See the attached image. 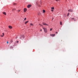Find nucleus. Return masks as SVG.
I'll use <instances>...</instances> for the list:
<instances>
[{
	"instance_id": "obj_14",
	"label": "nucleus",
	"mask_w": 78,
	"mask_h": 78,
	"mask_svg": "<svg viewBox=\"0 0 78 78\" xmlns=\"http://www.w3.org/2000/svg\"><path fill=\"white\" fill-rule=\"evenodd\" d=\"M30 25H31V26H33V25H33V24L32 23H30Z\"/></svg>"
},
{
	"instance_id": "obj_8",
	"label": "nucleus",
	"mask_w": 78,
	"mask_h": 78,
	"mask_svg": "<svg viewBox=\"0 0 78 78\" xmlns=\"http://www.w3.org/2000/svg\"><path fill=\"white\" fill-rule=\"evenodd\" d=\"M9 28H10V29H12V26H9Z\"/></svg>"
},
{
	"instance_id": "obj_17",
	"label": "nucleus",
	"mask_w": 78,
	"mask_h": 78,
	"mask_svg": "<svg viewBox=\"0 0 78 78\" xmlns=\"http://www.w3.org/2000/svg\"><path fill=\"white\" fill-rule=\"evenodd\" d=\"M39 25H40V26H41V27H43V25L41 24H39Z\"/></svg>"
},
{
	"instance_id": "obj_3",
	"label": "nucleus",
	"mask_w": 78,
	"mask_h": 78,
	"mask_svg": "<svg viewBox=\"0 0 78 78\" xmlns=\"http://www.w3.org/2000/svg\"><path fill=\"white\" fill-rule=\"evenodd\" d=\"M42 24L43 25H46V26H48V24L45 23H42Z\"/></svg>"
},
{
	"instance_id": "obj_27",
	"label": "nucleus",
	"mask_w": 78,
	"mask_h": 78,
	"mask_svg": "<svg viewBox=\"0 0 78 78\" xmlns=\"http://www.w3.org/2000/svg\"><path fill=\"white\" fill-rule=\"evenodd\" d=\"M56 34H58V32H56Z\"/></svg>"
},
{
	"instance_id": "obj_13",
	"label": "nucleus",
	"mask_w": 78,
	"mask_h": 78,
	"mask_svg": "<svg viewBox=\"0 0 78 78\" xmlns=\"http://www.w3.org/2000/svg\"><path fill=\"white\" fill-rule=\"evenodd\" d=\"M28 21H26L25 23V24H27V23H28Z\"/></svg>"
},
{
	"instance_id": "obj_10",
	"label": "nucleus",
	"mask_w": 78,
	"mask_h": 78,
	"mask_svg": "<svg viewBox=\"0 0 78 78\" xmlns=\"http://www.w3.org/2000/svg\"><path fill=\"white\" fill-rule=\"evenodd\" d=\"M2 34L3 35H1V37H3V36H4V35H5V34H4V33H3Z\"/></svg>"
},
{
	"instance_id": "obj_12",
	"label": "nucleus",
	"mask_w": 78,
	"mask_h": 78,
	"mask_svg": "<svg viewBox=\"0 0 78 78\" xmlns=\"http://www.w3.org/2000/svg\"><path fill=\"white\" fill-rule=\"evenodd\" d=\"M60 25H62V22H60Z\"/></svg>"
},
{
	"instance_id": "obj_7",
	"label": "nucleus",
	"mask_w": 78,
	"mask_h": 78,
	"mask_svg": "<svg viewBox=\"0 0 78 78\" xmlns=\"http://www.w3.org/2000/svg\"><path fill=\"white\" fill-rule=\"evenodd\" d=\"M50 36L52 37H54L55 36V34H51Z\"/></svg>"
},
{
	"instance_id": "obj_18",
	"label": "nucleus",
	"mask_w": 78,
	"mask_h": 78,
	"mask_svg": "<svg viewBox=\"0 0 78 78\" xmlns=\"http://www.w3.org/2000/svg\"><path fill=\"white\" fill-rule=\"evenodd\" d=\"M51 9H54V7H51Z\"/></svg>"
},
{
	"instance_id": "obj_26",
	"label": "nucleus",
	"mask_w": 78,
	"mask_h": 78,
	"mask_svg": "<svg viewBox=\"0 0 78 78\" xmlns=\"http://www.w3.org/2000/svg\"><path fill=\"white\" fill-rule=\"evenodd\" d=\"M51 11H52V12H53V10L51 9Z\"/></svg>"
},
{
	"instance_id": "obj_30",
	"label": "nucleus",
	"mask_w": 78,
	"mask_h": 78,
	"mask_svg": "<svg viewBox=\"0 0 78 78\" xmlns=\"http://www.w3.org/2000/svg\"><path fill=\"white\" fill-rule=\"evenodd\" d=\"M72 19H74V18H72Z\"/></svg>"
},
{
	"instance_id": "obj_23",
	"label": "nucleus",
	"mask_w": 78,
	"mask_h": 78,
	"mask_svg": "<svg viewBox=\"0 0 78 78\" xmlns=\"http://www.w3.org/2000/svg\"><path fill=\"white\" fill-rule=\"evenodd\" d=\"M26 19H27V18H25L24 19V20H26Z\"/></svg>"
},
{
	"instance_id": "obj_28",
	"label": "nucleus",
	"mask_w": 78,
	"mask_h": 78,
	"mask_svg": "<svg viewBox=\"0 0 78 78\" xmlns=\"http://www.w3.org/2000/svg\"><path fill=\"white\" fill-rule=\"evenodd\" d=\"M17 43H18L19 42V41H17Z\"/></svg>"
},
{
	"instance_id": "obj_6",
	"label": "nucleus",
	"mask_w": 78,
	"mask_h": 78,
	"mask_svg": "<svg viewBox=\"0 0 78 78\" xmlns=\"http://www.w3.org/2000/svg\"><path fill=\"white\" fill-rule=\"evenodd\" d=\"M27 11V9L26 8H24V12H25Z\"/></svg>"
},
{
	"instance_id": "obj_16",
	"label": "nucleus",
	"mask_w": 78,
	"mask_h": 78,
	"mask_svg": "<svg viewBox=\"0 0 78 78\" xmlns=\"http://www.w3.org/2000/svg\"><path fill=\"white\" fill-rule=\"evenodd\" d=\"M43 13H44V12H45V10H43Z\"/></svg>"
},
{
	"instance_id": "obj_21",
	"label": "nucleus",
	"mask_w": 78,
	"mask_h": 78,
	"mask_svg": "<svg viewBox=\"0 0 78 78\" xmlns=\"http://www.w3.org/2000/svg\"><path fill=\"white\" fill-rule=\"evenodd\" d=\"M56 2H58L59 1V0H55Z\"/></svg>"
},
{
	"instance_id": "obj_24",
	"label": "nucleus",
	"mask_w": 78,
	"mask_h": 78,
	"mask_svg": "<svg viewBox=\"0 0 78 78\" xmlns=\"http://www.w3.org/2000/svg\"><path fill=\"white\" fill-rule=\"evenodd\" d=\"M20 10H19L18 11V12H20Z\"/></svg>"
},
{
	"instance_id": "obj_20",
	"label": "nucleus",
	"mask_w": 78,
	"mask_h": 78,
	"mask_svg": "<svg viewBox=\"0 0 78 78\" xmlns=\"http://www.w3.org/2000/svg\"><path fill=\"white\" fill-rule=\"evenodd\" d=\"M69 12L68 13V14H67V16H69Z\"/></svg>"
},
{
	"instance_id": "obj_22",
	"label": "nucleus",
	"mask_w": 78,
	"mask_h": 78,
	"mask_svg": "<svg viewBox=\"0 0 78 78\" xmlns=\"http://www.w3.org/2000/svg\"><path fill=\"white\" fill-rule=\"evenodd\" d=\"M7 44H9V42L7 41Z\"/></svg>"
},
{
	"instance_id": "obj_15",
	"label": "nucleus",
	"mask_w": 78,
	"mask_h": 78,
	"mask_svg": "<svg viewBox=\"0 0 78 78\" xmlns=\"http://www.w3.org/2000/svg\"><path fill=\"white\" fill-rule=\"evenodd\" d=\"M15 10H16V9H12V11H15Z\"/></svg>"
},
{
	"instance_id": "obj_25",
	"label": "nucleus",
	"mask_w": 78,
	"mask_h": 78,
	"mask_svg": "<svg viewBox=\"0 0 78 78\" xmlns=\"http://www.w3.org/2000/svg\"><path fill=\"white\" fill-rule=\"evenodd\" d=\"M51 30H52V29L51 28L50 29V31H51Z\"/></svg>"
},
{
	"instance_id": "obj_19",
	"label": "nucleus",
	"mask_w": 78,
	"mask_h": 78,
	"mask_svg": "<svg viewBox=\"0 0 78 78\" xmlns=\"http://www.w3.org/2000/svg\"><path fill=\"white\" fill-rule=\"evenodd\" d=\"M16 3H13V5H16Z\"/></svg>"
},
{
	"instance_id": "obj_1",
	"label": "nucleus",
	"mask_w": 78,
	"mask_h": 78,
	"mask_svg": "<svg viewBox=\"0 0 78 78\" xmlns=\"http://www.w3.org/2000/svg\"><path fill=\"white\" fill-rule=\"evenodd\" d=\"M43 30H44V31L45 33H47V29H46V28L43 27Z\"/></svg>"
},
{
	"instance_id": "obj_2",
	"label": "nucleus",
	"mask_w": 78,
	"mask_h": 78,
	"mask_svg": "<svg viewBox=\"0 0 78 78\" xmlns=\"http://www.w3.org/2000/svg\"><path fill=\"white\" fill-rule=\"evenodd\" d=\"M22 38L24 39V35H21L20 37V39H22Z\"/></svg>"
},
{
	"instance_id": "obj_5",
	"label": "nucleus",
	"mask_w": 78,
	"mask_h": 78,
	"mask_svg": "<svg viewBox=\"0 0 78 78\" xmlns=\"http://www.w3.org/2000/svg\"><path fill=\"white\" fill-rule=\"evenodd\" d=\"M31 5H27V7L28 8H30V7H31Z\"/></svg>"
},
{
	"instance_id": "obj_29",
	"label": "nucleus",
	"mask_w": 78,
	"mask_h": 78,
	"mask_svg": "<svg viewBox=\"0 0 78 78\" xmlns=\"http://www.w3.org/2000/svg\"><path fill=\"white\" fill-rule=\"evenodd\" d=\"M10 48H12V47H11Z\"/></svg>"
},
{
	"instance_id": "obj_11",
	"label": "nucleus",
	"mask_w": 78,
	"mask_h": 78,
	"mask_svg": "<svg viewBox=\"0 0 78 78\" xmlns=\"http://www.w3.org/2000/svg\"><path fill=\"white\" fill-rule=\"evenodd\" d=\"M12 43V40H11L10 42V44H11Z\"/></svg>"
},
{
	"instance_id": "obj_9",
	"label": "nucleus",
	"mask_w": 78,
	"mask_h": 78,
	"mask_svg": "<svg viewBox=\"0 0 78 78\" xmlns=\"http://www.w3.org/2000/svg\"><path fill=\"white\" fill-rule=\"evenodd\" d=\"M3 14H4V15H5V16L6 15V12H3Z\"/></svg>"
},
{
	"instance_id": "obj_31",
	"label": "nucleus",
	"mask_w": 78,
	"mask_h": 78,
	"mask_svg": "<svg viewBox=\"0 0 78 78\" xmlns=\"http://www.w3.org/2000/svg\"><path fill=\"white\" fill-rule=\"evenodd\" d=\"M40 31H42V30H40Z\"/></svg>"
},
{
	"instance_id": "obj_4",
	"label": "nucleus",
	"mask_w": 78,
	"mask_h": 78,
	"mask_svg": "<svg viewBox=\"0 0 78 78\" xmlns=\"http://www.w3.org/2000/svg\"><path fill=\"white\" fill-rule=\"evenodd\" d=\"M68 12H73V10L72 9H69L68 10Z\"/></svg>"
}]
</instances>
